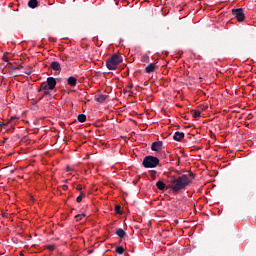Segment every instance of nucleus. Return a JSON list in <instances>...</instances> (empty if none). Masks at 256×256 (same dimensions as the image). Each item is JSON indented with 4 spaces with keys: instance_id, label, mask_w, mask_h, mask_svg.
Returning a JSON list of instances; mask_svg holds the SVG:
<instances>
[{
    "instance_id": "nucleus-1",
    "label": "nucleus",
    "mask_w": 256,
    "mask_h": 256,
    "mask_svg": "<svg viewBox=\"0 0 256 256\" xmlns=\"http://www.w3.org/2000/svg\"><path fill=\"white\" fill-rule=\"evenodd\" d=\"M194 175L190 172L188 175L183 174L182 176L176 177L175 175H168L166 178V183L162 180L156 182V188L159 191H164L165 189L172 190V193H179L184 190L192 182Z\"/></svg>"
},
{
    "instance_id": "nucleus-2",
    "label": "nucleus",
    "mask_w": 256,
    "mask_h": 256,
    "mask_svg": "<svg viewBox=\"0 0 256 256\" xmlns=\"http://www.w3.org/2000/svg\"><path fill=\"white\" fill-rule=\"evenodd\" d=\"M123 63V57L119 54H113L107 61L106 67L109 71H117V67Z\"/></svg>"
},
{
    "instance_id": "nucleus-3",
    "label": "nucleus",
    "mask_w": 256,
    "mask_h": 256,
    "mask_svg": "<svg viewBox=\"0 0 256 256\" xmlns=\"http://www.w3.org/2000/svg\"><path fill=\"white\" fill-rule=\"evenodd\" d=\"M57 86V80L53 77H48L46 82H43L38 90V93L43 92L44 95H49V91H53Z\"/></svg>"
},
{
    "instance_id": "nucleus-4",
    "label": "nucleus",
    "mask_w": 256,
    "mask_h": 256,
    "mask_svg": "<svg viewBox=\"0 0 256 256\" xmlns=\"http://www.w3.org/2000/svg\"><path fill=\"white\" fill-rule=\"evenodd\" d=\"M160 163L159 158H156L154 156H147L144 158L142 165L145 168H156Z\"/></svg>"
},
{
    "instance_id": "nucleus-5",
    "label": "nucleus",
    "mask_w": 256,
    "mask_h": 256,
    "mask_svg": "<svg viewBox=\"0 0 256 256\" xmlns=\"http://www.w3.org/2000/svg\"><path fill=\"white\" fill-rule=\"evenodd\" d=\"M232 15L235 18H237V21H239V23L245 21V12L243 11L242 8L233 9L232 10Z\"/></svg>"
},
{
    "instance_id": "nucleus-6",
    "label": "nucleus",
    "mask_w": 256,
    "mask_h": 256,
    "mask_svg": "<svg viewBox=\"0 0 256 256\" xmlns=\"http://www.w3.org/2000/svg\"><path fill=\"white\" fill-rule=\"evenodd\" d=\"M17 123H19V118H17V116H12L6 123L0 121V127H6V125H10L11 129H13Z\"/></svg>"
},
{
    "instance_id": "nucleus-7",
    "label": "nucleus",
    "mask_w": 256,
    "mask_h": 256,
    "mask_svg": "<svg viewBox=\"0 0 256 256\" xmlns=\"http://www.w3.org/2000/svg\"><path fill=\"white\" fill-rule=\"evenodd\" d=\"M162 147H163L162 141L154 142L151 145V150L155 152H160L162 150Z\"/></svg>"
},
{
    "instance_id": "nucleus-8",
    "label": "nucleus",
    "mask_w": 256,
    "mask_h": 256,
    "mask_svg": "<svg viewBox=\"0 0 256 256\" xmlns=\"http://www.w3.org/2000/svg\"><path fill=\"white\" fill-rule=\"evenodd\" d=\"M67 83H68V85H70V87H75L77 85V78L70 76L67 79Z\"/></svg>"
},
{
    "instance_id": "nucleus-9",
    "label": "nucleus",
    "mask_w": 256,
    "mask_h": 256,
    "mask_svg": "<svg viewBox=\"0 0 256 256\" xmlns=\"http://www.w3.org/2000/svg\"><path fill=\"white\" fill-rule=\"evenodd\" d=\"M50 67L51 69H53V71H61V64H59V62H56V61L52 62L50 64Z\"/></svg>"
},
{
    "instance_id": "nucleus-10",
    "label": "nucleus",
    "mask_w": 256,
    "mask_h": 256,
    "mask_svg": "<svg viewBox=\"0 0 256 256\" xmlns=\"http://www.w3.org/2000/svg\"><path fill=\"white\" fill-rule=\"evenodd\" d=\"M39 6V1L37 0H29L28 1V7H30V9H36V7Z\"/></svg>"
},
{
    "instance_id": "nucleus-11",
    "label": "nucleus",
    "mask_w": 256,
    "mask_h": 256,
    "mask_svg": "<svg viewBox=\"0 0 256 256\" xmlns=\"http://www.w3.org/2000/svg\"><path fill=\"white\" fill-rule=\"evenodd\" d=\"M155 69H157V65L151 63L145 68V71L146 73H153Z\"/></svg>"
},
{
    "instance_id": "nucleus-12",
    "label": "nucleus",
    "mask_w": 256,
    "mask_h": 256,
    "mask_svg": "<svg viewBox=\"0 0 256 256\" xmlns=\"http://www.w3.org/2000/svg\"><path fill=\"white\" fill-rule=\"evenodd\" d=\"M106 100H107V96L105 95L95 96V101H97V103H105Z\"/></svg>"
},
{
    "instance_id": "nucleus-13",
    "label": "nucleus",
    "mask_w": 256,
    "mask_h": 256,
    "mask_svg": "<svg viewBox=\"0 0 256 256\" xmlns=\"http://www.w3.org/2000/svg\"><path fill=\"white\" fill-rule=\"evenodd\" d=\"M185 137V134L183 132H176L174 134V140L181 141Z\"/></svg>"
},
{
    "instance_id": "nucleus-14",
    "label": "nucleus",
    "mask_w": 256,
    "mask_h": 256,
    "mask_svg": "<svg viewBox=\"0 0 256 256\" xmlns=\"http://www.w3.org/2000/svg\"><path fill=\"white\" fill-rule=\"evenodd\" d=\"M116 235L122 239L125 237L126 232L123 230V228H118V230L116 231Z\"/></svg>"
},
{
    "instance_id": "nucleus-15",
    "label": "nucleus",
    "mask_w": 256,
    "mask_h": 256,
    "mask_svg": "<svg viewBox=\"0 0 256 256\" xmlns=\"http://www.w3.org/2000/svg\"><path fill=\"white\" fill-rule=\"evenodd\" d=\"M191 115L193 119H197V117H201V110H192Z\"/></svg>"
},
{
    "instance_id": "nucleus-16",
    "label": "nucleus",
    "mask_w": 256,
    "mask_h": 256,
    "mask_svg": "<svg viewBox=\"0 0 256 256\" xmlns=\"http://www.w3.org/2000/svg\"><path fill=\"white\" fill-rule=\"evenodd\" d=\"M78 121L79 123H85V121H87V116L85 114H79Z\"/></svg>"
},
{
    "instance_id": "nucleus-17",
    "label": "nucleus",
    "mask_w": 256,
    "mask_h": 256,
    "mask_svg": "<svg viewBox=\"0 0 256 256\" xmlns=\"http://www.w3.org/2000/svg\"><path fill=\"white\" fill-rule=\"evenodd\" d=\"M124 247L123 246H118L117 248H116V253L118 254V255H123V253H124Z\"/></svg>"
},
{
    "instance_id": "nucleus-18",
    "label": "nucleus",
    "mask_w": 256,
    "mask_h": 256,
    "mask_svg": "<svg viewBox=\"0 0 256 256\" xmlns=\"http://www.w3.org/2000/svg\"><path fill=\"white\" fill-rule=\"evenodd\" d=\"M149 173H150V176H151L152 180H155L157 171L156 170H150Z\"/></svg>"
},
{
    "instance_id": "nucleus-19",
    "label": "nucleus",
    "mask_w": 256,
    "mask_h": 256,
    "mask_svg": "<svg viewBox=\"0 0 256 256\" xmlns=\"http://www.w3.org/2000/svg\"><path fill=\"white\" fill-rule=\"evenodd\" d=\"M83 197H85V194L83 192H81L80 195L76 198V202H78V203L82 202Z\"/></svg>"
},
{
    "instance_id": "nucleus-20",
    "label": "nucleus",
    "mask_w": 256,
    "mask_h": 256,
    "mask_svg": "<svg viewBox=\"0 0 256 256\" xmlns=\"http://www.w3.org/2000/svg\"><path fill=\"white\" fill-rule=\"evenodd\" d=\"M83 217H86V214H79L75 216V219L77 222L81 221L83 219Z\"/></svg>"
},
{
    "instance_id": "nucleus-21",
    "label": "nucleus",
    "mask_w": 256,
    "mask_h": 256,
    "mask_svg": "<svg viewBox=\"0 0 256 256\" xmlns=\"http://www.w3.org/2000/svg\"><path fill=\"white\" fill-rule=\"evenodd\" d=\"M115 211H116L117 214H121V206L116 205Z\"/></svg>"
},
{
    "instance_id": "nucleus-22",
    "label": "nucleus",
    "mask_w": 256,
    "mask_h": 256,
    "mask_svg": "<svg viewBox=\"0 0 256 256\" xmlns=\"http://www.w3.org/2000/svg\"><path fill=\"white\" fill-rule=\"evenodd\" d=\"M142 61H143V63H148L149 62V56H143Z\"/></svg>"
},
{
    "instance_id": "nucleus-23",
    "label": "nucleus",
    "mask_w": 256,
    "mask_h": 256,
    "mask_svg": "<svg viewBox=\"0 0 256 256\" xmlns=\"http://www.w3.org/2000/svg\"><path fill=\"white\" fill-rule=\"evenodd\" d=\"M77 191H82L83 190V186L81 184H78L76 187Z\"/></svg>"
},
{
    "instance_id": "nucleus-24",
    "label": "nucleus",
    "mask_w": 256,
    "mask_h": 256,
    "mask_svg": "<svg viewBox=\"0 0 256 256\" xmlns=\"http://www.w3.org/2000/svg\"><path fill=\"white\" fill-rule=\"evenodd\" d=\"M3 61H5V63H9V57H7L6 55L3 56Z\"/></svg>"
},
{
    "instance_id": "nucleus-25",
    "label": "nucleus",
    "mask_w": 256,
    "mask_h": 256,
    "mask_svg": "<svg viewBox=\"0 0 256 256\" xmlns=\"http://www.w3.org/2000/svg\"><path fill=\"white\" fill-rule=\"evenodd\" d=\"M48 249H49L50 251H54L55 246H54V245H49V246H48Z\"/></svg>"
},
{
    "instance_id": "nucleus-26",
    "label": "nucleus",
    "mask_w": 256,
    "mask_h": 256,
    "mask_svg": "<svg viewBox=\"0 0 256 256\" xmlns=\"http://www.w3.org/2000/svg\"><path fill=\"white\" fill-rule=\"evenodd\" d=\"M68 189H69V186L63 185V190H64V191H67Z\"/></svg>"
},
{
    "instance_id": "nucleus-27",
    "label": "nucleus",
    "mask_w": 256,
    "mask_h": 256,
    "mask_svg": "<svg viewBox=\"0 0 256 256\" xmlns=\"http://www.w3.org/2000/svg\"><path fill=\"white\" fill-rule=\"evenodd\" d=\"M209 133H210L211 135H213V131H212V130H210Z\"/></svg>"
},
{
    "instance_id": "nucleus-28",
    "label": "nucleus",
    "mask_w": 256,
    "mask_h": 256,
    "mask_svg": "<svg viewBox=\"0 0 256 256\" xmlns=\"http://www.w3.org/2000/svg\"><path fill=\"white\" fill-rule=\"evenodd\" d=\"M66 170H67L68 172L70 171L69 166L66 168Z\"/></svg>"
}]
</instances>
